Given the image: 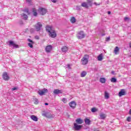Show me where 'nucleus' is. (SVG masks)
Returning <instances> with one entry per match:
<instances>
[{"label": "nucleus", "instance_id": "obj_1", "mask_svg": "<svg viewBox=\"0 0 131 131\" xmlns=\"http://www.w3.org/2000/svg\"><path fill=\"white\" fill-rule=\"evenodd\" d=\"M46 31L48 33V34L50 37H52V38H55L56 36H57V34L56 33V31L54 29H53V27L50 26H46Z\"/></svg>", "mask_w": 131, "mask_h": 131}, {"label": "nucleus", "instance_id": "obj_2", "mask_svg": "<svg viewBox=\"0 0 131 131\" xmlns=\"http://www.w3.org/2000/svg\"><path fill=\"white\" fill-rule=\"evenodd\" d=\"M90 57L88 55H84L81 60L82 65H86L89 63Z\"/></svg>", "mask_w": 131, "mask_h": 131}, {"label": "nucleus", "instance_id": "obj_3", "mask_svg": "<svg viewBox=\"0 0 131 131\" xmlns=\"http://www.w3.org/2000/svg\"><path fill=\"white\" fill-rule=\"evenodd\" d=\"M77 37L79 39H82V38H84V37H85V34H84L83 31H81L78 32Z\"/></svg>", "mask_w": 131, "mask_h": 131}, {"label": "nucleus", "instance_id": "obj_4", "mask_svg": "<svg viewBox=\"0 0 131 131\" xmlns=\"http://www.w3.org/2000/svg\"><path fill=\"white\" fill-rule=\"evenodd\" d=\"M42 27V25L40 23H38L35 25V30L36 31H39Z\"/></svg>", "mask_w": 131, "mask_h": 131}, {"label": "nucleus", "instance_id": "obj_5", "mask_svg": "<svg viewBox=\"0 0 131 131\" xmlns=\"http://www.w3.org/2000/svg\"><path fill=\"white\" fill-rule=\"evenodd\" d=\"M48 91L47 89H43L42 90H39L38 91V94L40 95V96H43L46 93H48Z\"/></svg>", "mask_w": 131, "mask_h": 131}, {"label": "nucleus", "instance_id": "obj_6", "mask_svg": "<svg viewBox=\"0 0 131 131\" xmlns=\"http://www.w3.org/2000/svg\"><path fill=\"white\" fill-rule=\"evenodd\" d=\"M47 9L46 8H40L39 9V12L40 14V15H46L47 14Z\"/></svg>", "mask_w": 131, "mask_h": 131}, {"label": "nucleus", "instance_id": "obj_7", "mask_svg": "<svg viewBox=\"0 0 131 131\" xmlns=\"http://www.w3.org/2000/svg\"><path fill=\"white\" fill-rule=\"evenodd\" d=\"M81 127H82V126L78 125L76 123H74V128L75 130H79Z\"/></svg>", "mask_w": 131, "mask_h": 131}, {"label": "nucleus", "instance_id": "obj_8", "mask_svg": "<svg viewBox=\"0 0 131 131\" xmlns=\"http://www.w3.org/2000/svg\"><path fill=\"white\" fill-rule=\"evenodd\" d=\"M69 105L71 108H72V109H75V108L76 107V102L74 101H73L70 102Z\"/></svg>", "mask_w": 131, "mask_h": 131}, {"label": "nucleus", "instance_id": "obj_9", "mask_svg": "<svg viewBox=\"0 0 131 131\" xmlns=\"http://www.w3.org/2000/svg\"><path fill=\"white\" fill-rule=\"evenodd\" d=\"M52 49H53V47L51 45H48L46 47L45 51L46 53H51Z\"/></svg>", "mask_w": 131, "mask_h": 131}, {"label": "nucleus", "instance_id": "obj_10", "mask_svg": "<svg viewBox=\"0 0 131 131\" xmlns=\"http://www.w3.org/2000/svg\"><path fill=\"white\" fill-rule=\"evenodd\" d=\"M3 78L4 79V80H9L10 79V77H9L7 72H5L3 74Z\"/></svg>", "mask_w": 131, "mask_h": 131}, {"label": "nucleus", "instance_id": "obj_11", "mask_svg": "<svg viewBox=\"0 0 131 131\" xmlns=\"http://www.w3.org/2000/svg\"><path fill=\"white\" fill-rule=\"evenodd\" d=\"M9 47H13L14 48V49H16L17 48V45H16L14 41H9Z\"/></svg>", "mask_w": 131, "mask_h": 131}, {"label": "nucleus", "instance_id": "obj_12", "mask_svg": "<svg viewBox=\"0 0 131 131\" xmlns=\"http://www.w3.org/2000/svg\"><path fill=\"white\" fill-rule=\"evenodd\" d=\"M53 93L54 94H55V95H58V94H62V93H63V91L59 89H55L53 91Z\"/></svg>", "mask_w": 131, "mask_h": 131}, {"label": "nucleus", "instance_id": "obj_13", "mask_svg": "<svg viewBox=\"0 0 131 131\" xmlns=\"http://www.w3.org/2000/svg\"><path fill=\"white\" fill-rule=\"evenodd\" d=\"M76 122L78 124H82L83 123V120L80 118H78L76 120Z\"/></svg>", "mask_w": 131, "mask_h": 131}, {"label": "nucleus", "instance_id": "obj_14", "mask_svg": "<svg viewBox=\"0 0 131 131\" xmlns=\"http://www.w3.org/2000/svg\"><path fill=\"white\" fill-rule=\"evenodd\" d=\"M30 118L34 121H37L38 120V118H37V117H36V116L31 115L30 116Z\"/></svg>", "mask_w": 131, "mask_h": 131}, {"label": "nucleus", "instance_id": "obj_15", "mask_svg": "<svg viewBox=\"0 0 131 131\" xmlns=\"http://www.w3.org/2000/svg\"><path fill=\"white\" fill-rule=\"evenodd\" d=\"M61 51L63 52V53H67V52H68V47L66 46H63L61 48Z\"/></svg>", "mask_w": 131, "mask_h": 131}, {"label": "nucleus", "instance_id": "obj_16", "mask_svg": "<svg viewBox=\"0 0 131 131\" xmlns=\"http://www.w3.org/2000/svg\"><path fill=\"white\" fill-rule=\"evenodd\" d=\"M124 95H125V91H124V90L122 89L119 93V96L121 97L122 96H124Z\"/></svg>", "mask_w": 131, "mask_h": 131}, {"label": "nucleus", "instance_id": "obj_17", "mask_svg": "<svg viewBox=\"0 0 131 131\" xmlns=\"http://www.w3.org/2000/svg\"><path fill=\"white\" fill-rule=\"evenodd\" d=\"M107 117V116L106 115V114H100V119H105V118H106V117Z\"/></svg>", "mask_w": 131, "mask_h": 131}, {"label": "nucleus", "instance_id": "obj_18", "mask_svg": "<svg viewBox=\"0 0 131 131\" xmlns=\"http://www.w3.org/2000/svg\"><path fill=\"white\" fill-rule=\"evenodd\" d=\"M81 6V7H83V8H85V9L89 8V5H88V4L86 2L82 3Z\"/></svg>", "mask_w": 131, "mask_h": 131}, {"label": "nucleus", "instance_id": "obj_19", "mask_svg": "<svg viewBox=\"0 0 131 131\" xmlns=\"http://www.w3.org/2000/svg\"><path fill=\"white\" fill-rule=\"evenodd\" d=\"M119 52V48L118 47H116L114 49L115 55H117Z\"/></svg>", "mask_w": 131, "mask_h": 131}, {"label": "nucleus", "instance_id": "obj_20", "mask_svg": "<svg viewBox=\"0 0 131 131\" xmlns=\"http://www.w3.org/2000/svg\"><path fill=\"white\" fill-rule=\"evenodd\" d=\"M85 124L89 125V124H91V120L88 118L85 119Z\"/></svg>", "mask_w": 131, "mask_h": 131}, {"label": "nucleus", "instance_id": "obj_21", "mask_svg": "<svg viewBox=\"0 0 131 131\" xmlns=\"http://www.w3.org/2000/svg\"><path fill=\"white\" fill-rule=\"evenodd\" d=\"M33 16H37V12H36V9L33 8L32 9Z\"/></svg>", "mask_w": 131, "mask_h": 131}, {"label": "nucleus", "instance_id": "obj_22", "mask_svg": "<svg viewBox=\"0 0 131 131\" xmlns=\"http://www.w3.org/2000/svg\"><path fill=\"white\" fill-rule=\"evenodd\" d=\"M98 61H102L103 60V54H101L98 56Z\"/></svg>", "mask_w": 131, "mask_h": 131}, {"label": "nucleus", "instance_id": "obj_23", "mask_svg": "<svg viewBox=\"0 0 131 131\" xmlns=\"http://www.w3.org/2000/svg\"><path fill=\"white\" fill-rule=\"evenodd\" d=\"M99 81L101 82V83H105V82H106V79H105L104 78H101L99 79Z\"/></svg>", "mask_w": 131, "mask_h": 131}, {"label": "nucleus", "instance_id": "obj_24", "mask_svg": "<svg viewBox=\"0 0 131 131\" xmlns=\"http://www.w3.org/2000/svg\"><path fill=\"white\" fill-rule=\"evenodd\" d=\"M85 75H86V72L85 71L82 72V73H81V77H84Z\"/></svg>", "mask_w": 131, "mask_h": 131}, {"label": "nucleus", "instance_id": "obj_25", "mask_svg": "<svg viewBox=\"0 0 131 131\" xmlns=\"http://www.w3.org/2000/svg\"><path fill=\"white\" fill-rule=\"evenodd\" d=\"M22 17H23V19H24V20H27V19L28 18V16H27V15H26L25 14H23Z\"/></svg>", "mask_w": 131, "mask_h": 131}, {"label": "nucleus", "instance_id": "obj_26", "mask_svg": "<svg viewBox=\"0 0 131 131\" xmlns=\"http://www.w3.org/2000/svg\"><path fill=\"white\" fill-rule=\"evenodd\" d=\"M71 22L72 23H75V22H76V19H75V17H72L71 19Z\"/></svg>", "mask_w": 131, "mask_h": 131}, {"label": "nucleus", "instance_id": "obj_27", "mask_svg": "<svg viewBox=\"0 0 131 131\" xmlns=\"http://www.w3.org/2000/svg\"><path fill=\"white\" fill-rule=\"evenodd\" d=\"M87 3L89 6L93 5V1L92 0H87Z\"/></svg>", "mask_w": 131, "mask_h": 131}, {"label": "nucleus", "instance_id": "obj_28", "mask_svg": "<svg viewBox=\"0 0 131 131\" xmlns=\"http://www.w3.org/2000/svg\"><path fill=\"white\" fill-rule=\"evenodd\" d=\"M104 97L105 99H108L109 98V93H107V92H105Z\"/></svg>", "mask_w": 131, "mask_h": 131}, {"label": "nucleus", "instance_id": "obj_29", "mask_svg": "<svg viewBox=\"0 0 131 131\" xmlns=\"http://www.w3.org/2000/svg\"><path fill=\"white\" fill-rule=\"evenodd\" d=\"M111 81L112 82H116V81H117V80L115 78H112L111 79Z\"/></svg>", "mask_w": 131, "mask_h": 131}, {"label": "nucleus", "instance_id": "obj_30", "mask_svg": "<svg viewBox=\"0 0 131 131\" xmlns=\"http://www.w3.org/2000/svg\"><path fill=\"white\" fill-rule=\"evenodd\" d=\"M129 20H130V18L129 17H125L124 18V21H125V22H128Z\"/></svg>", "mask_w": 131, "mask_h": 131}, {"label": "nucleus", "instance_id": "obj_31", "mask_svg": "<svg viewBox=\"0 0 131 131\" xmlns=\"http://www.w3.org/2000/svg\"><path fill=\"white\" fill-rule=\"evenodd\" d=\"M91 111L93 113H95V112H97V108H96L95 107H93V108H92Z\"/></svg>", "mask_w": 131, "mask_h": 131}, {"label": "nucleus", "instance_id": "obj_32", "mask_svg": "<svg viewBox=\"0 0 131 131\" xmlns=\"http://www.w3.org/2000/svg\"><path fill=\"white\" fill-rule=\"evenodd\" d=\"M33 43H28L29 47H30V48H33Z\"/></svg>", "mask_w": 131, "mask_h": 131}, {"label": "nucleus", "instance_id": "obj_33", "mask_svg": "<svg viewBox=\"0 0 131 131\" xmlns=\"http://www.w3.org/2000/svg\"><path fill=\"white\" fill-rule=\"evenodd\" d=\"M24 12H25V13H27V14H28V15H29V11H28V9H26L24 10Z\"/></svg>", "mask_w": 131, "mask_h": 131}, {"label": "nucleus", "instance_id": "obj_34", "mask_svg": "<svg viewBox=\"0 0 131 131\" xmlns=\"http://www.w3.org/2000/svg\"><path fill=\"white\" fill-rule=\"evenodd\" d=\"M62 102H63L64 103H67V99L66 98H63L62 99Z\"/></svg>", "mask_w": 131, "mask_h": 131}, {"label": "nucleus", "instance_id": "obj_35", "mask_svg": "<svg viewBox=\"0 0 131 131\" xmlns=\"http://www.w3.org/2000/svg\"><path fill=\"white\" fill-rule=\"evenodd\" d=\"M28 41H29V42H30V43H34V42H33V41H32L30 39H28Z\"/></svg>", "mask_w": 131, "mask_h": 131}, {"label": "nucleus", "instance_id": "obj_36", "mask_svg": "<svg viewBox=\"0 0 131 131\" xmlns=\"http://www.w3.org/2000/svg\"><path fill=\"white\" fill-rule=\"evenodd\" d=\"M127 121H128L129 122H130V117H128L127 118Z\"/></svg>", "mask_w": 131, "mask_h": 131}, {"label": "nucleus", "instance_id": "obj_37", "mask_svg": "<svg viewBox=\"0 0 131 131\" xmlns=\"http://www.w3.org/2000/svg\"><path fill=\"white\" fill-rule=\"evenodd\" d=\"M16 90H17V88L16 87L12 88V89H11V90L12 91H16Z\"/></svg>", "mask_w": 131, "mask_h": 131}, {"label": "nucleus", "instance_id": "obj_38", "mask_svg": "<svg viewBox=\"0 0 131 131\" xmlns=\"http://www.w3.org/2000/svg\"><path fill=\"white\" fill-rule=\"evenodd\" d=\"M30 31V32H34V29H31Z\"/></svg>", "mask_w": 131, "mask_h": 131}, {"label": "nucleus", "instance_id": "obj_39", "mask_svg": "<svg viewBox=\"0 0 131 131\" xmlns=\"http://www.w3.org/2000/svg\"><path fill=\"white\" fill-rule=\"evenodd\" d=\"M35 38L36 39H39V37L38 36H35Z\"/></svg>", "mask_w": 131, "mask_h": 131}, {"label": "nucleus", "instance_id": "obj_40", "mask_svg": "<svg viewBox=\"0 0 131 131\" xmlns=\"http://www.w3.org/2000/svg\"><path fill=\"white\" fill-rule=\"evenodd\" d=\"M51 2H52V3H57V0H51Z\"/></svg>", "mask_w": 131, "mask_h": 131}, {"label": "nucleus", "instance_id": "obj_41", "mask_svg": "<svg viewBox=\"0 0 131 131\" xmlns=\"http://www.w3.org/2000/svg\"><path fill=\"white\" fill-rule=\"evenodd\" d=\"M35 104H38V100L36 99V102H35Z\"/></svg>", "mask_w": 131, "mask_h": 131}, {"label": "nucleus", "instance_id": "obj_42", "mask_svg": "<svg viewBox=\"0 0 131 131\" xmlns=\"http://www.w3.org/2000/svg\"><path fill=\"white\" fill-rule=\"evenodd\" d=\"M77 10H80V6H77Z\"/></svg>", "mask_w": 131, "mask_h": 131}, {"label": "nucleus", "instance_id": "obj_43", "mask_svg": "<svg viewBox=\"0 0 131 131\" xmlns=\"http://www.w3.org/2000/svg\"><path fill=\"white\" fill-rule=\"evenodd\" d=\"M94 5H96V6H100V4H97V3H94Z\"/></svg>", "mask_w": 131, "mask_h": 131}, {"label": "nucleus", "instance_id": "obj_44", "mask_svg": "<svg viewBox=\"0 0 131 131\" xmlns=\"http://www.w3.org/2000/svg\"><path fill=\"white\" fill-rule=\"evenodd\" d=\"M27 2H28V3H31V0H27Z\"/></svg>", "mask_w": 131, "mask_h": 131}, {"label": "nucleus", "instance_id": "obj_45", "mask_svg": "<svg viewBox=\"0 0 131 131\" xmlns=\"http://www.w3.org/2000/svg\"><path fill=\"white\" fill-rule=\"evenodd\" d=\"M106 40H110V37H108L106 38Z\"/></svg>", "mask_w": 131, "mask_h": 131}, {"label": "nucleus", "instance_id": "obj_46", "mask_svg": "<svg viewBox=\"0 0 131 131\" xmlns=\"http://www.w3.org/2000/svg\"><path fill=\"white\" fill-rule=\"evenodd\" d=\"M129 114H130L131 115V110H130L129 111Z\"/></svg>", "mask_w": 131, "mask_h": 131}, {"label": "nucleus", "instance_id": "obj_47", "mask_svg": "<svg viewBox=\"0 0 131 131\" xmlns=\"http://www.w3.org/2000/svg\"><path fill=\"white\" fill-rule=\"evenodd\" d=\"M68 68H70V64H68Z\"/></svg>", "mask_w": 131, "mask_h": 131}, {"label": "nucleus", "instance_id": "obj_48", "mask_svg": "<svg viewBox=\"0 0 131 131\" xmlns=\"http://www.w3.org/2000/svg\"><path fill=\"white\" fill-rule=\"evenodd\" d=\"M115 72L114 71H112V74H114Z\"/></svg>", "mask_w": 131, "mask_h": 131}, {"label": "nucleus", "instance_id": "obj_49", "mask_svg": "<svg viewBox=\"0 0 131 131\" xmlns=\"http://www.w3.org/2000/svg\"><path fill=\"white\" fill-rule=\"evenodd\" d=\"M107 13H108V14H111V12H110V11H108V12H107Z\"/></svg>", "mask_w": 131, "mask_h": 131}, {"label": "nucleus", "instance_id": "obj_50", "mask_svg": "<svg viewBox=\"0 0 131 131\" xmlns=\"http://www.w3.org/2000/svg\"><path fill=\"white\" fill-rule=\"evenodd\" d=\"M45 105H49V103H45Z\"/></svg>", "mask_w": 131, "mask_h": 131}, {"label": "nucleus", "instance_id": "obj_51", "mask_svg": "<svg viewBox=\"0 0 131 131\" xmlns=\"http://www.w3.org/2000/svg\"><path fill=\"white\" fill-rule=\"evenodd\" d=\"M20 24H23V22H21V23H20Z\"/></svg>", "mask_w": 131, "mask_h": 131}, {"label": "nucleus", "instance_id": "obj_52", "mask_svg": "<svg viewBox=\"0 0 131 131\" xmlns=\"http://www.w3.org/2000/svg\"><path fill=\"white\" fill-rule=\"evenodd\" d=\"M18 45H17V48H18Z\"/></svg>", "mask_w": 131, "mask_h": 131}]
</instances>
